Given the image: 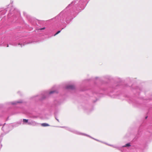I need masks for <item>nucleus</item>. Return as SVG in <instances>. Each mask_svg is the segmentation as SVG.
<instances>
[{
	"instance_id": "obj_17",
	"label": "nucleus",
	"mask_w": 152,
	"mask_h": 152,
	"mask_svg": "<svg viewBox=\"0 0 152 152\" xmlns=\"http://www.w3.org/2000/svg\"><path fill=\"white\" fill-rule=\"evenodd\" d=\"M45 27H43V28H40L39 29L40 30H43L45 29Z\"/></svg>"
},
{
	"instance_id": "obj_18",
	"label": "nucleus",
	"mask_w": 152,
	"mask_h": 152,
	"mask_svg": "<svg viewBox=\"0 0 152 152\" xmlns=\"http://www.w3.org/2000/svg\"><path fill=\"white\" fill-rule=\"evenodd\" d=\"M107 79H109V76H107Z\"/></svg>"
},
{
	"instance_id": "obj_15",
	"label": "nucleus",
	"mask_w": 152,
	"mask_h": 152,
	"mask_svg": "<svg viewBox=\"0 0 152 152\" xmlns=\"http://www.w3.org/2000/svg\"><path fill=\"white\" fill-rule=\"evenodd\" d=\"M55 102L56 104V105H58L60 104V103H59V102H57L56 101H55Z\"/></svg>"
},
{
	"instance_id": "obj_8",
	"label": "nucleus",
	"mask_w": 152,
	"mask_h": 152,
	"mask_svg": "<svg viewBox=\"0 0 152 152\" xmlns=\"http://www.w3.org/2000/svg\"><path fill=\"white\" fill-rule=\"evenodd\" d=\"M1 45L2 46H6L7 47H9V45L8 44H6V43L5 42H4L3 43L1 44Z\"/></svg>"
},
{
	"instance_id": "obj_16",
	"label": "nucleus",
	"mask_w": 152,
	"mask_h": 152,
	"mask_svg": "<svg viewBox=\"0 0 152 152\" xmlns=\"http://www.w3.org/2000/svg\"><path fill=\"white\" fill-rule=\"evenodd\" d=\"M5 127V126L4 125L3 126V127L2 128V129L3 131H4V128Z\"/></svg>"
},
{
	"instance_id": "obj_3",
	"label": "nucleus",
	"mask_w": 152,
	"mask_h": 152,
	"mask_svg": "<svg viewBox=\"0 0 152 152\" xmlns=\"http://www.w3.org/2000/svg\"><path fill=\"white\" fill-rule=\"evenodd\" d=\"M66 129L71 132H72L75 134H78V135H84V136H87V137H89L90 138H91L92 139H94L98 141H99V142H102V141H99V140H97V139H95L93 138L92 137H91L89 135H88L86 134H84V133H81L80 132H79L77 131V130H75L74 129H71V128H69V127H66Z\"/></svg>"
},
{
	"instance_id": "obj_6",
	"label": "nucleus",
	"mask_w": 152,
	"mask_h": 152,
	"mask_svg": "<svg viewBox=\"0 0 152 152\" xmlns=\"http://www.w3.org/2000/svg\"><path fill=\"white\" fill-rule=\"evenodd\" d=\"M22 102L21 101H14L13 102H8L7 104L9 105H16L18 104L21 103Z\"/></svg>"
},
{
	"instance_id": "obj_23",
	"label": "nucleus",
	"mask_w": 152,
	"mask_h": 152,
	"mask_svg": "<svg viewBox=\"0 0 152 152\" xmlns=\"http://www.w3.org/2000/svg\"><path fill=\"white\" fill-rule=\"evenodd\" d=\"M61 127L63 128L64 127Z\"/></svg>"
},
{
	"instance_id": "obj_20",
	"label": "nucleus",
	"mask_w": 152,
	"mask_h": 152,
	"mask_svg": "<svg viewBox=\"0 0 152 152\" xmlns=\"http://www.w3.org/2000/svg\"><path fill=\"white\" fill-rule=\"evenodd\" d=\"M56 119L57 120V121H58V119H57V118H56Z\"/></svg>"
},
{
	"instance_id": "obj_22",
	"label": "nucleus",
	"mask_w": 152,
	"mask_h": 152,
	"mask_svg": "<svg viewBox=\"0 0 152 152\" xmlns=\"http://www.w3.org/2000/svg\"><path fill=\"white\" fill-rule=\"evenodd\" d=\"M147 117H145V118H147Z\"/></svg>"
},
{
	"instance_id": "obj_10",
	"label": "nucleus",
	"mask_w": 152,
	"mask_h": 152,
	"mask_svg": "<svg viewBox=\"0 0 152 152\" xmlns=\"http://www.w3.org/2000/svg\"><path fill=\"white\" fill-rule=\"evenodd\" d=\"M28 121L29 120L28 119H23V124L27 123L28 124Z\"/></svg>"
},
{
	"instance_id": "obj_1",
	"label": "nucleus",
	"mask_w": 152,
	"mask_h": 152,
	"mask_svg": "<svg viewBox=\"0 0 152 152\" xmlns=\"http://www.w3.org/2000/svg\"><path fill=\"white\" fill-rule=\"evenodd\" d=\"M82 3L81 0L79 1L78 0H75L56 17V18L58 19V21L61 23L64 26L62 29L66 26L65 22L68 23L73 18L72 17L73 15H75L79 10H80V9H83L84 8L86 3L85 2Z\"/></svg>"
},
{
	"instance_id": "obj_2",
	"label": "nucleus",
	"mask_w": 152,
	"mask_h": 152,
	"mask_svg": "<svg viewBox=\"0 0 152 152\" xmlns=\"http://www.w3.org/2000/svg\"><path fill=\"white\" fill-rule=\"evenodd\" d=\"M57 93V91L55 90L50 91H44L42 93L41 96L38 95L35 96V97L37 98V99L43 100L48 97L51 94Z\"/></svg>"
},
{
	"instance_id": "obj_13",
	"label": "nucleus",
	"mask_w": 152,
	"mask_h": 152,
	"mask_svg": "<svg viewBox=\"0 0 152 152\" xmlns=\"http://www.w3.org/2000/svg\"><path fill=\"white\" fill-rule=\"evenodd\" d=\"M132 102L134 104H136L137 103V102L134 100H133V101H132Z\"/></svg>"
},
{
	"instance_id": "obj_19",
	"label": "nucleus",
	"mask_w": 152,
	"mask_h": 152,
	"mask_svg": "<svg viewBox=\"0 0 152 152\" xmlns=\"http://www.w3.org/2000/svg\"><path fill=\"white\" fill-rule=\"evenodd\" d=\"M0 146H1H1H2V145H1V143H0Z\"/></svg>"
},
{
	"instance_id": "obj_9",
	"label": "nucleus",
	"mask_w": 152,
	"mask_h": 152,
	"mask_svg": "<svg viewBox=\"0 0 152 152\" xmlns=\"http://www.w3.org/2000/svg\"><path fill=\"white\" fill-rule=\"evenodd\" d=\"M41 126H49V125L48 124L44 123L42 124Z\"/></svg>"
},
{
	"instance_id": "obj_14",
	"label": "nucleus",
	"mask_w": 152,
	"mask_h": 152,
	"mask_svg": "<svg viewBox=\"0 0 152 152\" xmlns=\"http://www.w3.org/2000/svg\"><path fill=\"white\" fill-rule=\"evenodd\" d=\"M109 145V146H112V147H113V148H117V147L116 146H114L113 145Z\"/></svg>"
},
{
	"instance_id": "obj_21",
	"label": "nucleus",
	"mask_w": 152,
	"mask_h": 152,
	"mask_svg": "<svg viewBox=\"0 0 152 152\" xmlns=\"http://www.w3.org/2000/svg\"><path fill=\"white\" fill-rule=\"evenodd\" d=\"M34 118H37V117H36V116H34Z\"/></svg>"
},
{
	"instance_id": "obj_7",
	"label": "nucleus",
	"mask_w": 152,
	"mask_h": 152,
	"mask_svg": "<svg viewBox=\"0 0 152 152\" xmlns=\"http://www.w3.org/2000/svg\"><path fill=\"white\" fill-rule=\"evenodd\" d=\"M75 88V86L74 85H68L65 86V88L67 89L73 90Z\"/></svg>"
},
{
	"instance_id": "obj_11",
	"label": "nucleus",
	"mask_w": 152,
	"mask_h": 152,
	"mask_svg": "<svg viewBox=\"0 0 152 152\" xmlns=\"http://www.w3.org/2000/svg\"><path fill=\"white\" fill-rule=\"evenodd\" d=\"M130 144L129 143H128L126 144L125 145L123 146V147H128L130 146Z\"/></svg>"
},
{
	"instance_id": "obj_12",
	"label": "nucleus",
	"mask_w": 152,
	"mask_h": 152,
	"mask_svg": "<svg viewBox=\"0 0 152 152\" xmlns=\"http://www.w3.org/2000/svg\"><path fill=\"white\" fill-rule=\"evenodd\" d=\"M61 30H59L55 34H54V36H56V35L58 34L59 33H60L61 32Z\"/></svg>"
},
{
	"instance_id": "obj_5",
	"label": "nucleus",
	"mask_w": 152,
	"mask_h": 152,
	"mask_svg": "<svg viewBox=\"0 0 152 152\" xmlns=\"http://www.w3.org/2000/svg\"><path fill=\"white\" fill-rule=\"evenodd\" d=\"M27 124L28 125L34 126H36L39 124L37 122L31 120H29L28 123Z\"/></svg>"
},
{
	"instance_id": "obj_4",
	"label": "nucleus",
	"mask_w": 152,
	"mask_h": 152,
	"mask_svg": "<svg viewBox=\"0 0 152 152\" xmlns=\"http://www.w3.org/2000/svg\"><path fill=\"white\" fill-rule=\"evenodd\" d=\"M27 44H28V43H26V40L23 39H21L19 40V41L17 43H14L13 42L9 43V44L10 45L14 46H16L17 45H20L21 47H22L25 45H26Z\"/></svg>"
}]
</instances>
